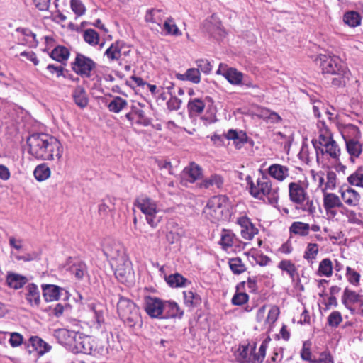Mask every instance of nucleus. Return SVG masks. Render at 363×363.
Segmentation results:
<instances>
[{
    "instance_id": "1",
    "label": "nucleus",
    "mask_w": 363,
    "mask_h": 363,
    "mask_svg": "<svg viewBox=\"0 0 363 363\" xmlns=\"http://www.w3.org/2000/svg\"><path fill=\"white\" fill-rule=\"evenodd\" d=\"M28 152L41 160H60L63 154V147L55 137L47 133H37L27 139Z\"/></svg>"
},
{
    "instance_id": "2",
    "label": "nucleus",
    "mask_w": 363,
    "mask_h": 363,
    "mask_svg": "<svg viewBox=\"0 0 363 363\" xmlns=\"http://www.w3.org/2000/svg\"><path fill=\"white\" fill-rule=\"evenodd\" d=\"M317 61L320 62L323 74L331 75L330 81L333 86H345L350 80V71L339 57L320 55Z\"/></svg>"
},
{
    "instance_id": "3",
    "label": "nucleus",
    "mask_w": 363,
    "mask_h": 363,
    "mask_svg": "<svg viewBox=\"0 0 363 363\" xmlns=\"http://www.w3.org/2000/svg\"><path fill=\"white\" fill-rule=\"evenodd\" d=\"M246 180L252 196L259 199H264L265 197L270 204H277L279 198V188L272 187V182L269 178L264 176L258 178L256 184L252 182L250 176L246 178Z\"/></svg>"
},
{
    "instance_id": "4",
    "label": "nucleus",
    "mask_w": 363,
    "mask_h": 363,
    "mask_svg": "<svg viewBox=\"0 0 363 363\" xmlns=\"http://www.w3.org/2000/svg\"><path fill=\"white\" fill-rule=\"evenodd\" d=\"M205 217L213 223L228 220L230 213L228 208V198L223 195L214 196L207 202L203 208Z\"/></svg>"
},
{
    "instance_id": "5",
    "label": "nucleus",
    "mask_w": 363,
    "mask_h": 363,
    "mask_svg": "<svg viewBox=\"0 0 363 363\" xmlns=\"http://www.w3.org/2000/svg\"><path fill=\"white\" fill-rule=\"evenodd\" d=\"M289 196L290 201L296 204V208L313 215L316 212V207L313 201L303 187L301 181L291 182L289 184Z\"/></svg>"
},
{
    "instance_id": "6",
    "label": "nucleus",
    "mask_w": 363,
    "mask_h": 363,
    "mask_svg": "<svg viewBox=\"0 0 363 363\" xmlns=\"http://www.w3.org/2000/svg\"><path fill=\"white\" fill-rule=\"evenodd\" d=\"M117 312L121 319L130 328L142 326L143 320L139 308L130 299L121 296L117 303Z\"/></svg>"
},
{
    "instance_id": "7",
    "label": "nucleus",
    "mask_w": 363,
    "mask_h": 363,
    "mask_svg": "<svg viewBox=\"0 0 363 363\" xmlns=\"http://www.w3.org/2000/svg\"><path fill=\"white\" fill-rule=\"evenodd\" d=\"M134 205L145 214L147 223L152 228L157 226L160 222V217L157 216L160 209L157 202L147 196L138 197Z\"/></svg>"
},
{
    "instance_id": "8",
    "label": "nucleus",
    "mask_w": 363,
    "mask_h": 363,
    "mask_svg": "<svg viewBox=\"0 0 363 363\" xmlns=\"http://www.w3.org/2000/svg\"><path fill=\"white\" fill-rule=\"evenodd\" d=\"M73 351L76 353H83L96 356L104 352V347H98L95 340L89 336H82L77 334L74 343Z\"/></svg>"
},
{
    "instance_id": "9",
    "label": "nucleus",
    "mask_w": 363,
    "mask_h": 363,
    "mask_svg": "<svg viewBox=\"0 0 363 363\" xmlns=\"http://www.w3.org/2000/svg\"><path fill=\"white\" fill-rule=\"evenodd\" d=\"M96 64L91 58L78 53L71 63L72 69L82 78H90Z\"/></svg>"
},
{
    "instance_id": "10",
    "label": "nucleus",
    "mask_w": 363,
    "mask_h": 363,
    "mask_svg": "<svg viewBox=\"0 0 363 363\" xmlns=\"http://www.w3.org/2000/svg\"><path fill=\"white\" fill-rule=\"evenodd\" d=\"M145 105L140 102H133L130 106V111L125 115V118L130 123L147 126L150 124V120L146 116L144 108Z\"/></svg>"
},
{
    "instance_id": "11",
    "label": "nucleus",
    "mask_w": 363,
    "mask_h": 363,
    "mask_svg": "<svg viewBox=\"0 0 363 363\" xmlns=\"http://www.w3.org/2000/svg\"><path fill=\"white\" fill-rule=\"evenodd\" d=\"M116 279L121 283H128L133 278V272L128 258H122L119 262L111 263Z\"/></svg>"
},
{
    "instance_id": "12",
    "label": "nucleus",
    "mask_w": 363,
    "mask_h": 363,
    "mask_svg": "<svg viewBox=\"0 0 363 363\" xmlns=\"http://www.w3.org/2000/svg\"><path fill=\"white\" fill-rule=\"evenodd\" d=\"M88 324L91 328L97 330L102 328L104 325V316L103 306L99 304L90 303L87 310Z\"/></svg>"
},
{
    "instance_id": "13",
    "label": "nucleus",
    "mask_w": 363,
    "mask_h": 363,
    "mask_svg": "<svg viewBox=\"0 0 363 363\" xmlns=\"http://www.w3.org/2000/svg\"><path fill=\"white\" fill-rule=\"evenodd\" d=\"M130 52V48L124 42L116 41L112 43L106 50L104 55H106L110 61H118L129 55Z\"/></svg>"
},
{
    "instance_id": "14",
    "label": "nucleus",
    "mask_w": 363,
    "mask_h": 363,
    "mask_svg": "<svg viewBox=\"0 0 363 363\" xmlns=\"http://www.w3.org/2000/svg\"><path fill=\"white\" fill-rule=\"evenodd\" d=\"M164 303L157 297L147 296L144 298V308L151 318H162Z\"/></svg>"
},
{
    "instance_id": "15",
    "label": "nucleus",
    "mask_w": 363,
    "mask_h": 363,
    "mask_svg": "<svg viewBox=\"0 0 363 363\" xmlns=\"http://www.w3.org/2000/svg\"><path fill=\"white\" fill-rule=\"evenodd\" d=\"M323 207L326 214L331 218L337 216L336 208H344V205L339 196L333 193L324 192L323 194Z\"/></svg>"
},
{
    "instance_id": "16",
    "label": "nucleus",
    "mask_w": 363,
    "mask_h": 363,
    "mask_svg": "<svg viewBox=\"0 0 363 363\" xmlns=\"http://www.w3.org/2000/svg\"><path fill=\"white\" fill-rule=\"evenodd\" d=\"M104 254L110 260L111 264L127 258L124 248L120 243L110 242L104 246Z\"/></svg>"
},
{
    "instance_id": "17",
    "label": "nucleus",
    "mask_w": 363,
    "mask_h": 363,
    "mask_svg": "<svg viewBox=\"0 0 363 363\" xmlns=\"http://www.w3.org/2000/svg\"><path fill=\"white\" fill-rule=\"evenodd\" d=\"M318 128V139L313 140L312 143L316 150H320L322 153H324V149L319 147L332 140V133L324 121H318L317 124Z\"/></svg>"
},
{
    "instance_id": "18",
    "label": "nucleus",
    "mask_w": 363,
    "mask_h": 363,
    "mask_svg": "<svg viewBox=\"0 0 363 363\" xmlns=\"http://www.w3.org/2000/svg\"><path fill=\"white\" fill-rule=\"evenodd\" d=\"M342 303L348 310L350 311L352 314H354L355 313V310L351 306V304L357 303L360 307H362L363 296L346 288L342 296Z\"/></svg>"
},
{
    "instance_id": "19",
    "label": "nucleus",
    "mask_w": 363,
    "mask_h": 363,
    "mask_svg": "<svg viewBox=\"0 0 363 363\" xmlns=\"http://www.w3.org/2000/svg\"><path fill=\"white\" fill-rule=\"evenodd\" d=\"M77 333L65 328L57 329L54 331V337L57 342L65 346H72L75 341Z\"/></svg>"
},
{
    "instance_id": "20",
    "label": "nucleus",
    "mask_w": 363,
    "mask_h": 363,
    "mask_svg": "<svg viewBox=\"0 0 363 363\" xmlns=\"http://www.w3.org/2000/svg\"><path fill=\"white\" fill-rule=\"evenodd\" d=\"M42 290L43 298L47 302L58 300L64 291L62 288L53 284H43Z\"/></svg>"
},
{
    "instance_id": "21",
    "label": "nucleus",
    "mask_w": 363,
    "mask_h": 363,
    "mask_svg": "<svg viewBox=\"0 0 363 363\" xmlns=\"http://www.w3.org/2000/svg\"><path fill=\"white\" fill-rule=\"evenodd\" d=\"M225 137L228 140H231L233 141V144L235 145L237 149H240L244 144L247 142L248 137L245 132L242 130H236L234 129H230L225 134Z\"/></svg>"
},
{
    "instance_id": "22",
    "label": "nucleus",
    "mask_w": 363,
    "mask_h": 363,
    "mask_svg": "<svg viewBox=\"0 0 363 363\" xmlns=\"http://www.w3.org/2000/svg\"><path fill=\"white\" fill-rule=\"evenodd\" d=\"M268 174L274 179L283 182L289 175V169L286 166L280 164H273L267 169Z\"/></svg>"
},
{
    "instance_id": "23",
    "label": "nucleus",
    "mask_w": 363,
    "mask_h": 363,
    "mask_svg": "<svg viewBox=\"0 0 363 363\" xmlns=\"http://www.w3.org/2000/svg\"><path fill=\"white\" fill-rule=\"evenodd\" d=\"M236 359L240 363H259V358H257L253 349L248 347L239 348L236 354Z\"/></svg>"
},
{
    "instance_id": "24",
    "label": "nucleus",
    "mask_w": 363,
    "mask_h": 363,
    "mask_svg": "<svg viewBox=\"0 0 363 363\" xmlns=\"http://www.w3.org/2000/svg\"><path fill=\"white\" fill-rule=\"evenodd\" d=\"M202 174V169L195 162H191L182 172V177L191 183L199 179Z\"/></svg>"
},
{
    "instance_id": "25",
    "label": "nucleus",
    "mask_w": 363,
    "mask_h": 363,
    "mask_svg": "<svg viewBox=\"0 0 363 363\" xmlns=\"http://www.w3.org/2000/svg\"><path fill=\"white\" fill-rule=\"evenodd\" d=\"M183 311L181 310L178 304L174 301H165L163 306L162 318H182L183 315Z\"/></svg>"
},
{
    "instance_id": "26",
    "label": "nucleus",
    "mask_w": 363,
    "mask_h": 363,
    "mask_svg": "<svg viewBox=\"0 0 363 363\" xmlns=\"http://www.w3.org/2000/svg\"><path fill=\"white\" fill-rule=\"evenodd\" d=\"M26 293L25 294L26 299L32 306H39L40 303V291L35 284H29L26 287Z\"/></svg>"
},
{
    "instance_id": "27",
    "label": "nucleus",
    "mask_w": 363,
    "mask_h": 363,
    "mask_svg": "<svg viewBox=\"0 0 363 363\" xmlns=\"http://www.w3.org/2000/svg\"><path fill=\"white\" fill-rule=\"evenodd\" d=\"M6 281L10 288L16 290L22 288L27 283L28 279L21 274L9 272Z\"/></svg>"
},
{
    "instance_id": "28",
    "label": "nucleus",
    "mask_w": 363,
    "mask_h": 363,
    "mask_svg": "<svg viewBox=\"0 0 363 363\" xmlns=\"http://www.w3.org/2000/svg\"><path fill=\"white\" fill-rule=\"evenodd\" d=\"M72 98L75 104L81 108H85L89 103V98L85 89L77 86L72 91Z\"/></svg>"
},
{
    "instance_id": "29",
    "label": "nucleus",
    "mask_w": 363,
    "mask_h": 363,
    "mask_svg": "<svg viewBox=\"0 0 363 363\" xmlns=\"http://www.w3.org/2000/svg\"><path fill=\"white\" fill-rule=\"evenodd\" d=\"M346 149L350 155V160L352 162H354V158H358L362 152V145L358 141V139L347 138L345 141Z\"/></svg>"
},
{
    "instance_id": "30",
    "label": "nucleus",
    "mask_w": 363,
    "mask_h": 363,
    "mask_svg": "<svg viewBox=\"0 0 363 363\" xmlns=\"http://www.w3.org/2000/svg\"><path fill=\"white\" fill-rule=\"evenodd\" d=\"M223 178L219 174H212L202 180L199 184V186L203 189L217 188L221 189L223 185Z\"/></svg>"
},
{
    "instance_id": "31",
    "label": "nucleus",
    "mask_w": 363,
    "mask_h": 363,
    "mask_svg": "<svg viewBox=\"0 0 363 363\" xmlns=\"http://www.w3.org/2000/svg\"><path fill=\"white\" fill-rule=\"evenodd\" d=\"M176 77L181 81H189L194 84H199L201 82V73L197 68H189L184 74L177 73Z\"/></svg>"
},
{
    "instance_id": "32",
    "label": "nucleus",
    "mask_w": 363,
    "mask_h": 363,
    "mask_svg": "<svg viewBox=\"0 0 363 363\" xmlns=\"http://www.w3.org/2000/svg\"><path fill=\"white\" fill-rule=\"evenodd\" d=\"M341 197L345 203L350 206H356L359 204L360 195L355 190L348 188L341 192Z\"/></svg>"
},
{
    "instance_id": "33",
    "label": "nucleus",
    "mask_w": 363,
    "mask_h": 363,
    "mask_svg": "<svg viewBox=\"0 0 363 363\" xmlns=\"http://www.w3.org/2000/svg\"><path fill=\"white\" fill-rule=\"evenodd\" d=\"M29 342L40 355H43L51 350V346L38 336L31 337L29 339Z\"/></svg>"
},
{
    "instance_id": "34",
    "label": "nucleus",
    "mask_w": 363,
    "mask_h": 363,
    "mask_svg": "<svg viewBox=\"0 0 363 363\" xmlns=\"http://www.w3.org/2000/svg\"><path fill=\"white\" fill-rule=\"evenodd\" d=\"M165 281L169 286L177 288L186 286L187 284L191 282L182 274L175 273L169 276H165Z\"/></svg>"
},
{
    "instance_id": "35",
    "label": "nucleus",
    "mask_w": 363,
    "mask_h": 363,
    "mask_svg": "<svg viewBox=\"0 0 363 363\" xmlns=\"http://www.w3.org/2000/svg\"><path fill=\"white\" fill-rule=\"evenodd\" d=\"M16 32L20 33L23 37L21 40L23 44H26L30 47H36L38 41L36 35L28 28H18Z\"/></svg>"
},
{
    "instance_id": "36",
    "label": "nucleus",
    "mask_w": 363,
    "mask_h": 363,
    "mask_svg": "<svg viewBox=\"0 0 363 363\" xmlns=\"http://www.w3.org/2000/svg\"><path fill=\"white\" fill-rule=\"evenodd\" d=\"M223 77L229 83L233 85H239L242 83L243 74L235 68H227L223 73Z\"/></svg>"
},
{
    "instance_id": "37",
    "label": "nucleus",
    "mask_w": 363,
    "mask_h": 363,
    "mask_svg": "<svg viewBox=\"0 0 363 363\" xmlns=\"http://www.w3.org/2000/svg\"><path fill=\"white\" fill-rule=\"evenodd\" d=\"M164 13L162 10L152 9L147 11L145 19L147 23H156L160 26L162 20L164 18Z\"/></svg>"
},
{
    "instance_id": "38",
    "label": "nucleus",
    "mask_w": 363,
    "mask_h": 363,
    "mask_svg": "<svg viewBox=\"0 0 363 363\" xmlns=\"http://www.w3.org/2000/svg\"><path fill=\"white\" fill-rule=\"evenodd\" d=\"M50 57L58 62L67 60L69 56L68 49L64 46H57L50 54Z\"/></svg>"
},
{
    "instance_id": "39",
    "label": "nucleus",
    "mask_w": 363,
    "mask_h": 363,
    "mask_svg": "<svg viewBox=\"0 0 363 363\" xmlns=\"http://www.w3.org/2000/svg\"><path fill=\"white\" fill-rule=\"evenodd\" d=\"M342 136L345 141H347V138H354V140H357L361 137V133L356 125L347 124L343 128Z\"/></svg>"
},
{
    "instance_id": "40",
    "label": "nucleus",
    "mask_w": 363,
    "mask_h": 363,
    "mask_svg": "<svg viewBox=\"0 0 363 363\" xmlns=\"http://www.w3.org/2000/svg\"><path fill=\"white\" fill-rule=\"evenodd\" d=\"M343 21L350 27H357L361 23V16L354 11H347L343 16Z\"/></svg>"
},
{
    "instance_id": "41",
    "label": "nucleus",
    "mask_w": 363,
    "mask_h": 363,
    "mask_svg": "<svg viewBox=\"0 0 363 363\" xmlns=\"http://www.w3.org/2000/svg\"><path fill=\"white\" fill-rule=\"evenodd\" d=\"M50 169L46 164H41L38 165L33 172L35 178L38 182H43L48 179L50 176Z\"/></svg>"
},
{
    "instance_id": "42",
    "label": "nucleus",
    "mask_w": 363,
    "mask_h": 363,
    "mask_svg": "<svg viewBox=\"0 0 363 363\" xmlns=\"http://www.w3.org/2000/svg\"><path fill=\"white\" fill-rule=\"evenodd\" d=\"M128 105L126 100L120 96H115L108 104V108L111 112L119 113Z\"/></svg>"
},
{
    "instance_id": "43",
    "label": "nucleus",
    "mask_w": 363,
    "mask_h": 363,
    "mask_svg": "<svg viewBox=\"0 0 363 363\" xmlns=\"http://www.w3.org/2000/svg\"><path fill=\"white\" fill-rule=\"evenodd\" d=\"M310 225L308 223L302 222H294L290 227V232L301 236L308 235Z\"/></svg>"
},
{
    "instance_id": "44",
    "label": "nucleus",
    "mask_w": 363,
    "mask_h": 363,
    "mask_svg": "<svg viewBox=\"0 0 363 363\" xmlns=\"http://www.w3.org/2000/svg\"><path fill=\"white\" fill-rule=\"evenodd\" d=\"M184 303L188 307H195L201 303L200 296L192 291L183 292Z\"/></svg>"
},
{
    "instance_id": "45",
    "label": "nucleus",
    "mask_w": 363,
    "mask_h": 363,
    "mask_svg": "<svg viewBox=\"0 0 363 363\" xmlns=\"http://www.w3.org/2000/svg\"><path fill=\"white\" fill-rule=\"evenodd\" d=\"M228 264L230 269L235 274H240L246 271V267L240 257L230 259Z\"/></svg>"
},
{
    "instance_id": "46",
    "label": "nucleus",
    "mask_w": 363,
    "mask_h": 363,
    "mask_svg": "<svg viewBox=\"0 0 363 363\" xmlns=\"http://www.w3.org/2000/svg\"><path fill=\"white\" fill-rule=\"evenodd\" d=\"M318 274L320 276L330 277L333 274V264L330 259H323L319 264Z\"/></svg>"
},
{
    "instance_id": "47",
    "label": "nucleus",
    "mask_w": 363,
    "mask_h": 363,
    "mask_svg": "<svg viewBox=\"0 0 363 363\" xmlns=\"http://www.w3.org/2000/svg\"><path fill=\"white\" fill-rule=\"evenodd\" d=\"M325 147V152L328 154L332 158L337 159L340 155V149L337 143L332 140L321 145Z\"/></svg>"
},
{
    "instance_id": "48",
    "label": "nucleus",
    "mask_w": 363,
    "mask_h": 363,
    "mask_svg": "<svg viewBox=\"0 0 363 363\" xmlns=\"http://www.w3.org/2000/svg\"><path fill=\"white\" fill-rule=\"evenodd\" d=\"M163 27L166 35H171L174 36L182 35V32L179 30L175 22L172 18H168L164 21Z\"/></svg>"
},
{
    "instance_id": "49",
    "label": "nucleus",
    "mask_w": 363,
    "mask_h": 363,
    "mask_svg": "<svg viewBox=\"0 0 363 363\" xmlns=\"http://www.w3.org/2000/svg\"><path fill=\"white\" fill-rule=\"evenodd\" d=\"M318 253V245L316 243H309L304 252L303 258L313 264Z\"/></svg>"
},
{
    "instance_id": "50",
    "label": "nucleus",
    "mask_w": 363,
    "mask_h": 363,
    "mask_svg": "<svg viewBox=\"0 0 363 363\" xmlns=\"http://www.w3.org/2000/svg\"><path fill=\"white\" fill-rule=\"evenodd\" d=\"M114 201L115 199L111 197H106L103 199L99 205V214L106 216L109 211H112L115 205Z\"/></svg>"
},
{
    "instance_id": "51",
    "label": "nucleus",
    "mask_w": 363,
    "mask_h": 363,
    "mask_svg": "<svg viewBox=\"0 0 363 363\" xmlns=\"http://www.w3.org/2000/svg\"><path fill=\"white\" fill-rule=\"evenodd\" d=\"M205 108L204 102L200 99L190 100L188 103V109L190 113L201 114Z\"/></svg>"
},
{
    "instance_id": "52",
    "label": "nucleus",
    "mask_w": 363,
    "mask_h": 363,
    "mask_svg": "<svg viewBox=\"0 0 363 363\" xmlns=\"http://www.w3.org/2000/svg\"><path fill=\"white\" fill-rule=\"evenodd\" d=\"M235 235L229 230H223L221 234L220 244L224 250H227L233 245Z\"/></svg>"
},
{
    "instance_id": "53",
    "label": "nucleus",
    "mask_w": 363,
    "mask_h": 363,
    "mask_svg": "<svg viewBox=\"0 0 363 363\" xmlns=\"http://www.w3.org/2000/svg\"><path fill=\"white\" fill-rule=\"evenodd\" d=\"M70 272L74 274L78 279H82L87 272V267L85 263L78 262L70 267Z\"/></svg>"
},
{
    "instance_id": "54",
    "label": "nucleus",
    "mask_w": 363,
    "mask_h": 363,
    "mask_svg": "<svg viewBox=\"0 0 363 363\" xmlns=\"http://www.w3.org/2000/svg\"><path fill=\"white\" fill-rule=\"evenodd\" d=\"M83 38L86 43L91 45H96L99 41V35L94 29H86L84 31Z\"/></svg>"
},
{
    "instance_id": "55",
    "label": "nucleus",
    "mask_w": 363,
    "mask_h": 363,
    "mask_svg": "<svg viewBox=\"0 0 363 363\" xmlns=\"http://www.w3.org/2000/svg\"><path fill=\"white\" fill-rule=\"evenodd\" d=\"M278 267L281 270L286 272L291 279H294L295 276L297 275V269L294 264L290 260H281Z\"/></svg>"
},
{
    "instance_id": "56",
    "label": "nucleus",
    "mask_w": 363,
    "mask_h": 363,
    "mask_svg": "<svg viewBox=\"0 0 363 363\" xmlns=\"http://www.w3.org/2000/svg\"><path fill=\"white\" fill-rule=\"evenodd\" d=\"M311 342L310 341H305L303 343V347L300 352L301 358L311 363L315 359H312V352L311 351Z\"/></svg>"
},
{
    "instance_id": "57",
    "label": "nucleus",
    "mask_w": 363,
    "mask_h": 363,
    "mask_svg": "<svg viewBox=\"0 0 363 363\" xmlns=\"http://www.w3.org/2000/svg\"><path fill=\"white\" fill-rule=\"evenodd\" d=\"M279 315V308L277 306H271L266 318L267 329L270 328L277 321Z\"/></svg>"
},
{
    "instance_id": "58",
    "label": "nucleus",
    "mask_w": 363,
    "mask_h": 363,
    "mask_svg": "<svg viewBox=\"0 0 363 363\" xmlns=\"http://www.w3.org/2000/svg\"><path fill=\"white\" fill-rule=\"evenodd\" d=\"M348 182L355 186L363 187L362 168L359 167L354 174L348 177Z\"/></svg>"
},
{
    "instance_id": "59",
    "label": "nucleus",
    "mask_w": 363,
    "mask_h": 363,
    "mask_svg": "<svg viewBox=\"0 0 363 363\" xmlns=\"http://www.w3.org/2000/svg\"><path fill=\"white\" fill-rule=\"evenodd\" d=\"M249 300V296L245 292H236L232 298V303L235 306H242Z\"/></svg>"
},
{
    "instance_id": "60",
    "label": "nucleus",
    "mask_w": 363,
    "mask_h": 363,
    "mask_svg": "<svg viewBox=\"0 0 363 363\" xmlns=\"http://www.w3.org/2000/svg\"><path fill=\"white\" fill-rule=\"evenodd\" d=\"M342 321L341 313L337 311L332 312L328 317V324L333 328L337 327Z\"/></svg>"
},
{
    "instance_id": "61",
    "label": "nucleus",
    "mask_w": 363,
    "mask_h": 363,
    "mask_svg": "<svg viewBox=\"0 0 363 363\" xmlns=\"http://www.w3.org/2000/svg\"><path fill=\"white\" fill-rule=\"evenodd\" d=\"M197 69L204 74H209L213 68L211 62L206 59H199L196 61Z\"/></svg>"
},
{
    "instance_id": "62",
    "label": "nucleus",
    "mask_w": 363,
    "mask_h": 363,
    "mask_svg": "<svg viewBox=\"0 0 363 363\" xmlns=\"http://www.w3.org/2000/svg\"><path fill=\"white\" fill-rule=\"evenodd\" d=\"M266 308L267 306H262L257 310L256 315V320L261 325L263 329H267Z\"/></svg>"
},
{
    "instance_id": "63",
    "label": "nucleus",
    "mask_w": 363,
    "mask_h": 363,
    "mask_svg": "<svg viewBox=\"0 0 363 363\" xmlns=\"http://www.w3.org/2000/svg\"><path fill=\"white\" fill-rule=\"evenodd\" d=\"M346 271L348 281L354 285L359 284L360 274L350 267H347Z\"/></svg>"
},
{
    "instance_id": "64",
    "label": "nucleus",
    "mask_w": 363,
    "mask_h": 363,
    "mask_svg": "<svg viewBox=\"0 0 363 363\" xmlns=\"http://www.w3.org/2000/svg\"><path fill=\"white\" fill-rule=\"evenodd\" d=\"M257 229L253 225L242 228L241 235L244 239L250 240L253 238L255 235L257 233Z\"/></svg>"
}]
</instances>
